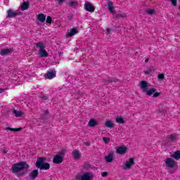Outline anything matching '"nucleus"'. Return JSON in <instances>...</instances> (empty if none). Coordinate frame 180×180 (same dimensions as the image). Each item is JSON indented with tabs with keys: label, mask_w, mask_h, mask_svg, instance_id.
<instances>
[{
	"label": "nucleus",
	"mask_w": 180,
	"mask_h": 180,
	"mask_svg": "<svg viewBox=\"0 0 180 180\" xmlns=\"http://www.w3.org/2000/svg\"><path fill=\"white\" fill-rule=\"evenodd\" d=\"M148 61H149V59H148V58H146V59L145 60V63H147Z\"/></svg>",
	"instance_id": "3c124183"
},
{
	"label": "nucleus",
	"mask_w": 180,
	"mask_h": 180,
	"mask_svg": "<svg viewBox=\"0 0 180 180\" xmlns=\"http://www.w3.org/2000/svg\"><path fill=\"white\" fill-rule=\"evenodd\" d=\"M37 19L39 22H41V23H44V22H46V15L44 13H39L37 15Z\"/></svg>",
	"instance_id": "aec40b11"
},
{
	"label": "nucleus",
	"mask_w": 180,
	"mask_h": 180,
	"mask_svg": "<svg viewBox=\"0 0 180 180\" xmlns=\"http://www.w3.org/2000/svg\"><path fill=\"white\" fill-rule=\"evenodd\" d=\"M105 126L109 129H113L115 124L110 120H106Z\"/></svg>",
	"instance_id": "cd10ccee"
},
{
	"label": "nucleus",
	"mask_w": 180,
	"mask_h": 180,
	"mask_svg": "<svg viewBox=\"0 0 180 180\" xmlns=\"http://www.w3.org/2000/svg\"><path fill=\"white\" fill-rule=\"evenodd\" d=\"M140 88L142 92H143V94H146L148 96H151V95L155 93L156 91L155 89L154 88H152L148 90V83L144 80L140 82Z\"/></svg>",
	"instance_id": "7ed1b4c3"
},
{
	"label": "nucleus",
	"mask_w": 180,
	"mask_h": 180,
	"mask_svg": "<svg viewBox=\"0 0 180 180\" xmlns=\"http://www.w3.org/2000/svg\"><path fill=\"white\" fill-rule=\"evenodd\" d=\"M30 166L26 163V162H20L13 165L12 171L13 174H18V172H20V171H23V169H29Z\"/></svg>",
	"instance_id": "f03ea898"
},
{
	"label": "nucleus",
	"mask_w": 180,
	"mask_h": 180,
	"mask_svg": "<svg viewBox=\"0 0 180 180\" xmlns=\"http://www.w3.org/2000/svg\"><path fill=\"white\" fill-rule=\"evenodd\" d=\"M119 79L116 77H108V79H104L103 82L105 84H111V82H119Z\"/></svg>",
	"instance_id": "2eb2a0df"
},
{
	"label": "nucleus",
	"mask_w": 180,
	"mask_h": 180,
	"mask_svg": "<svg viewBox=\"0 0 180 180\" xmlns=\"http://www.w3.org/2000/svg\"><path fill=\"white\" fill-rule=\"evenodd\" d=\"M68 19L71 20V19H72V15H68Z\"/></svg>",
	"instance_id": "49530a36"
},
{
	"label": "nucleus",
	"mask_w": 180,
	"mask_h": 180,
	"mask_svg": "<svg viewBox=\"0 0 180 180\" xmlns=\"http://www.w3.org/2000/svg\"><path fill=\"white\" fill-rule=\"evenodd\" d=\"M13 113L15 115V117H22L23 115V112L21 111H18L17 110H13Z\"/></svg>",
	"instance_id": "bb28decb"
},
{
	"label": "nucleus",
	"mask_w": 180,
	"mask_h": 180,
	"mask_svg": "<svg viewBox=\"0 0 180 180\" xmlns=\"http://www.w3.org/2000/svg\"><path fill=\"white\" fill-rule=\"evenodd\" d=\"M40 57H49V53L45 49H39Z\"/></svg>",
	"instance_id": "b1692460"
},
{
	"label": "nucleus",
	"mask_w": 180,
	"mask_h": 180,
	"mask_svg": "<svg viewBox=\"0 0 180 180\" xmlns=\"http://www.w3.org/2000/svg\"><path fill=\"white\" fill-rule=\"evenodd\" d=\"M5 91H6V89L0 88V94H4V92H5Z\"/></svg>",
	"instance_id": "c03bdc74"
},
{
	"label": "nucleus",
	"mask_w": 180,
	"mask_h": 180,
	"mask_svg": "<svg viewBox=\"0 0 180 180\" xmlns=\"http://www.w3.org/2000/svg\"><path fill=\"white\" fill-rule=\"evenodd\" d=\"M84 168H85V169H88V168H91V165H89V164H85L84 165Z\"/></svg>",
	"instance_id": "79ce46f5"
},
{
	"label": "nucleus",
	"mask_w": 180,
	"mask_h": 180,
	"mask_svg": "<svg viewBox=\"0 0 180 180\" xmlns=\"http://www.w3.org/2000/svg\"><path fill=\"white\" fill-rule=\"evenodd\" d=\"M55 77H56V69L49 70L45 74L46 79H53V78H54Z\"/></svg>",
	"instance_id": "6e6552de"
},
{
	"label": "nucleus",
	"mask_w": 180,
	"mask_h": 180,
	"mask_svg": "<svg viewBox=\"0 0 180 180\" xmlns=\"http://www.w3.org/2000/svg\"><path fill=\"white\" fill-rule=\"evenodd\" d=\"M115 122L116 123H120V124H124V123H126L124 119H123V117L120 116H117V117H115Z\"/></svg>",
	"instance_id": "5701e85b"
},
{
	"label": "nucleus",
	"mask_w": 180,
	"mask_h": 180,
	"mask_svg": "<svg viewBox=\"0 0 180 180\" xmlns=\"http://www.w3.org/2000/svg\"><path fill=\"white\" fill-rule=\"evenodd\" d=\"M117 19H120V18H126V13H118L116 15Z\"/></svg>",
	"instance_id": "2f4dec72"
},
{
	"label": "nucleus",
	"mask_w": 180,
	"mask_h": 180,
	"mask_svg": "<svg viewBox=\"0 0 180 180\" xmlns=\"http://www.w3.org/2000/svg\"><path fill=\"white\" fill-rule=\"evenodd\" d=\"M106 32H107V34H110V29L107 28Z\"/></svg>",
	"instance_id": "a18cd8bd"
},
{
	"label": "nucleus",
	"mask_w": 180,
	"mask_h": 180,
	"mask_svg": "<svg viewBox=\"0 0 180 180\" xmlns=\"http://www.w3.org/2000/svg\"><path fill=\"white\" fill-rule=\"evenodd\" d=\"M176 136H178L176 134H172L168 135L167 139H169L172 143H174V141H176Z\"/></svg>",
	"instance_id": "393cba45"
},
{
	"label": "nucleus",
	"mask_w": 180,
	"mask_h": 180,
	"mask_svg": "<svg viewBox=\"0 0 180 180\" xmlns=\"http://www.w3.org/2000/svg\"><path fill=\"white\" fill-rule=\"evenodd\" d=\"M174 160H180V150H176L173 155Z\"/></svg>",
	"instance_id": "c756f323"
},
{
	"label": "nucleus",
	"mask_w": 180,
	"mask_h": 180,
	"mask_svg": "<svg viewBox=\"0 0 180 180\" xmlns=\"http://www.w3.org/2000/svg\"><path fill=\"white\" fill-rule=\"evenodd\" d=\"M115 160L113 153H110L107 156L105 157V160L106 162H112Z\"/></svg>",
	"instance_id": "a211bd4d"
},
{
	"label": "nucleus",
	"mask_w": 180,
	"mask_h": 180,
	"mask_svg": "<svg viewBox=\"0 0 180 180\" xmlns=\"http://www.w3.org/2000/svg\"><path fill=\"white\" fill-rule=\"evenodd\" d=\"M3 153H4V154H6V153H8L6 150H4V151H3Z\"/></svg>",
	"instance_id": "603ef678"
},
{
	"label": "nucleus",
	"mask_w": 180,
	"mask_h": 180,
	"mask_svg": "<svg viewBox=\"0 0 180 180\" xmlns=\"http://www.w3.org/2000/svg\"><path fill=\"white\" fill-rule=\"evenodd\" d=\"M84 9L87 11V12H95V7L91 3L86 1L84 4Z\"/></svg>",
	"instance_id": "ddd939ff"
},
{
	"label": "nucleus",
	"mask_w": 180,
	"mask_h": 180,
	"mask_svg": "<svg viewBox=\"0 0 180 180\" xmlns=\"http://www.w3.org/2000/svg\"><path fill=\"white\" fill-rule=\"evenodd\" d=\"M166 167L168 168H174L176 164L175 160L171 158H168L165 161Z\"/></svg>",
	"instance_id": "f8f14e48"
},
{
	"label": "nucleus",
	"mask_w": 180,
	"mask_h": 180,
	"mask_svg": "<svg viewBox=\"0 0 180 180\" xmlns=\"http://www.w3.org/2000/svg\"><path fill=\"white\" fill-rule=\"evenodd\" d=\"M49 119H50V112L49 110H44V112L40 115L39 122L41 123H46Z\"/></svg>",
	"instance_id": "423d86ee"
},
{
	"label": "nucleus",
	"mask_w": 180,
	"mask_h": 180,
	"mask_svg": "<svg viewBox=\"0 0 180 180\" xmlns=\"http://www.w3.org/2000/svg\"><path fill=\"white\" fill-rule=\"evenodd\" d=\"M103 140L104 143H109V141H110V139L106 138V137H103Z\"/></svg>",
	"instance_id": "4c0bfd02"
},
{
	"label": "nucleus",
	"mask_w": 180,
	"mask_h": 180,
	"mask_svg": "<svg viewBox=\"0 0 180 180\" xmlns=\"http://www.w3.org/2000/svg\"><path fill=\"white\" fill-rule=\"evenodd\" d=\"M170 1L173 6H176V0H170Z\"/></svg>",
	"instance_id": "a19ab883"
},
{
	"label": "nucleus",
	"mask_w": 180,
	"mask_h": 180,
	"mask_svg": "<svg viewBox=\"0 0 180 180\" xmlns=\"http://www.w3.org/2000/svg\"><path fill=\"white\" fill-rule=\"evenodd\" d=\"M39 98L41 101H47L49 99V96L46 94H41Z\"/></svg>",
	"instance_id": "7c9ffc66"
},
{
	"label": "nucleus",
	"mask_w": 180,
	"mask_h": 180,
	"mask_svg": "<svg viewBox=\"0 0 180 180\" xmlns=\"http://www.w3.org/2000/svg\"><path fill=\"white\" fill-rule=\"evenodd\" d=\"M136 164L134 162V159L129 158V161H127L124 164V165L122 167L123 169H130L131 168L132 165H134Z\"/></svg>",
	"instance_id": "1a4fd4ad"
},
{
	"label": "nucleus",
	"mask_w": 180,
	"mask_h": 180,
	"mask_svg": "<svg viewBox=\"0 0 180 180\" xmlns=\"http://www.w3.org/2000/svg\"><path fill=\"white\" fill-rule=\"evenodd\" d=\"M47 158L44 157H39L37 159V162L35 165L38 169L40 171H47V169H50V165L48 162H46Z\"/></svg>",
	"instance_id": "f257e3e1"
},
{
	"label": "nucleus",
	"mask_w": 180,
	"mask_h": 180,
	"mask_svg": "<svg viewBox=\"0 0 180 180\" xmlns=\"http://www.w3.org/2000/svg\"><path fill=\"white\" fill-rule=\"evenodd\" d=\"M88 126L89 127H95V126H98V121L95 119H91L89 120Z\"/></svg>",
	"instance_id": "412c9836"
},
{
	"label": "nucleus",
	"mask_w": 180,
	"mask_h": 180,
	"mask_svg": "<svg viewBox=\"0 0 180 180\" xmlns=\"http://www.w3.org/2000/svg\"><path fill=\"white\" fill-rule=\"evenodd\" d=\"M25 174H27V171H26Z\"/></svg>",
	"instance_id": "5fc2aeb1"
},
{
	"label": "nucleus",
	"mask_w": 180,
	"mask_h": 180,
	"mask_svg": "<svg viewBox=\"0 0 180 180\" xmlns=\"http://www.w3.org/2000/svg\"><path fill=\"white\" fill-rule=\"evenodd\" d=\"M77 33H78V30L77 28H73L70 30V32L67 33L66 37L67 39H70V37H72V36H75Z\"/></svg>",
	"instance_id": "dca6fc26"
},
{
	"label": "nucleus",
	"mask_w": 180,
	"mask_h": 180,
	"mask_svg": "<svg viewBox=\"0 0 180 180\" xmlns=\"http://www.w3.org/2000/svg\"><path fill=\"white\" fill-rule=\"evenodd\" d=\"M76 180H94V174L91 172H85L83 175L77 174L75 176Z\"/></svg>",
	"instance_id": "39448f33"
},
{
	"label": "nucleus",
	"mask_w": 180,
	"mask_h": 180,
	"mask_svg": "<svg viewBox=\"0 0 180 180\" xmlns=\"http://www.w3.org/2000/svg\"><path fill=\"white\" fill-rule=\"evenodd\" d=\"M29 1H24L22 3V5L21 6V10L22 11H27L29 9Z\"/></svg>",
	"instance_id": "4be33fe9"
},
{
	"label": "nucleus",
	"mask_w": 180,
	"mask_h": 180,
	"mask_svg": "<svg viewBox=\"0 0 180 180\" xmlns=\"http://www.w3.org/2000/svg\"><path fill=\"white\" fill-rule=\"evenodd\" d=\"M179 9L180 10V6H179Z\"/></svg>",
	"instance_id": "864d4df0"
},
{
	"label": "nucleus",
	"mask_w": 180,
	"mask_h": 180,
	"mask_svg": "<svg viewBox=\"0 0 180 180\" xmlns=\"http://www.w3.org/2000/svg\"><path fill=\"white\" fill-rule=\"evenodd\" d=\"M5 130H10L11 131H20L22 130V128H11L9 127H6L5 128Z\"/></svg>",
	"instance_id": "c85d7f7f"
},
{
	"label": "nucleus",
	"mask_w": 180,
	"mask_h": 180,
	"mask_svg": "<svg viewBox=\"0 0 180 180\" xmlns=\"http://www.w3.org/2000/svg\"><path fill=\"white\" fill-rule=\"evenodd\" d=\"M36 47L39 49V50H44L46 49V46H44V44L43 42H37L35 43Z\"/></svg>",
	"instance_id": "a878e982"
},
{
	"label": "nucleus",
	"mask_w": 180,
	"mask_h": 180,
	"mask_svg": "<svg viewBox=\"0 0 180 180\" xmlns=\"http://www.w3.org/2000/svg\"><path fill=\"white\" fill-rule=\"evenodd\" d=\"M144 74H146V75H148L151 74V70L145 71Z\"/></svg>",
	"instance_id": "37998d69"
},
{
	"label": "nucleus",
	"mask_w": 180,
	"mask_h": 180,
	"mask_svg": "<svg viewBox=\"0 0 180 180\" xmlns=\"http://www.w3.org/2000/svg\"><path fill=\"white\" fill-rule=\"evenodd\" d=\"M9 2V0H4V4H8Z\"/></svg>",
	"instance_id": "8fccbe9b"
},
{
	"label": "nucleus",
	"mask_w": 180,
	"mask_h": 180,
	"mask_svg": "<svg viewBox=\"0 0 180 180\" xmlns=\"http://www.w3.org/2000/svg\"><path fill=\"white\" fill-rule=\"evenodd\" d=\"M77 5H78V2L77 1H70L69 3V6H72V8H74V6H77Z\"/></svg>",
	"instance_id": "72a5a7b5"
},
{
	"label": "nucleus",
	"mask_w": 180,
	"mask_h": 180,
	"mask_svg": "<svg viewBox=\"0 0 180 180\" xmlns=\"http://www.w3.org/2000/svg\"><path fill=\"white\" fill-rule=\"evenodd\" d=\"M108 8L110 13H112V15H115L116 13V12L115 11V7H113V2H112L111 1H108Z\"/></svg>",
	"instance_id": "f3484780"
},
{
	"label": "nucleus",
	"mask_w": 180,
	"mask_h": 180,
	"mask_svg": "<svg viewBox=\"0 0 180 180\" xmlns=\"http://www.w3.org/2000/svg\"><path fill=\"white\" fill-rule=\"evenodd\" d=\"M160 92H155V93H153V98H158V96H160Z\"/></svg>",
	"instance_id": "ea45409f"
},
{
	"label": "nucleus",
	"mask_w": 180,
	"mask_h": 180,
	"mask_svg": "<svg viewBox=\"0 0 180 180\" xmlns=\"http://www.w3.org/2000/svg\"><path fill=\"white\" fill-rule=\"evenodd\" d=\"M72 155L75 158V160H79L81 158V153H79V150L75 149L72 152Z\"/></svg>",
	"instance_id": "6ab92c4d"
},
{
	"label": "nucleus",
	"mask_w": 180,
	"mask_h": 180,
	"mask_svg": "<svg viewBox=\"0 0 180 180\" xmlns=\"http://www.w3.org/2000/svg\"><path fill=\"white\" fill-rule=\"evenodd\" d=\"M158 78L160 81H162L164 78H165V76L163 73L158 75Z\"/></svg>",
	"instance_id": "c9c22d12"
},
{
	"label": "nucleus",
	"mask_w": 180,
	"mask_h": 180,
	"mask_svg": "<svg viewBox=\"0 0 180 180\" xmlns=\"http://www.w3.org/2000/svg\"><path fill=\"white\" fill-rule=\"evenodd\" d=\"M65 157V149H63L58 153L53 160V164H61L64 161V158Z\"/></svg>",
	"instance_id": "20e7f679"
},
{
	"label": "nucleus",
	"mask_w": 180,
	"mask_h": 180,
	"mask_svg": "<svg viewBox=\"0 0 180 180\" xmlns=\"http://www.w3.org/2000/svg\"><path fill=\"white\" fill-rule=\"evenodd\" d=\"M159 113H161V115H165V113H167V110H165V109H160Z\"/></svg>",
	"instance_id": "e433bc0d"
},
{
	"label": "nucleus",
	"mask_w": 180,
	"mask_h": 180,
	"mask_svg": "<svg viewBox=\"0 0 180 180\" xmlns=\"http://www.w3.org/2000/svg\"><path fill=\"white\" fill-rule=\"evenodd\" d=\"M39 176V170L38 169H34L32 172L28 176L29 180H34Z\"/></svg>",
	"instance_id": "4468645a"
},
{
	"label": "nucleus",
	"mask_w": 180,
	"mask_h": 180,
	"mask_svg": "<svg viewBox=\"0 0 180 180\" xmlns=\"http://www.w3.org/2000/svg\"><path fill=\"white\" fill-rule=\"evenodd\" d=\"M87 145H88V146H89V143H87Z\"/></svg>",
	"instance_id": "6e6d98bb"
},
{
	"label": "nucleus",
	"mask_w": 180,
	"mask_h": 180,
	"mask_svg": "<svg viewBox=\"0 0 180 180\" xmlns=\"http://www.w3.org/2000/svg\"><path fill=\"white\" fill-rule=\"evenodd\" d=\"M116 153L120 155H123V154H126V153H127V147L124 145L120 146L117 148Z\"/></svg>",
	"instance_id": "9b49d317"
},
{
	"label": "nucleus",
	"mask_w": 180,
	"mask_h": 180,
	"mask_svg": "<svg viewBox=\"0 0 180 180\" xmlns=\"http://www.w3.org/2000/svg\"><path fill=\"white\" fill-rule=\"evenodd\" d=\"M46 23H49V25H51L53 23V18H51V16H47Z\"/></svg>",
	"instance_id": "473e14b6"
},
{
	"label": "nucleus",
	"mask_w": 180,
	"mask_h": 180,
	"mask_svg": "<svg viewBox=\"0 0 180 180\" xmlns=\"http://www.w3.org/2000/svg\"><path fill=\"white\" fill-rule=\"evenodd\" d=\"M146 13H148V15H154V13H155V10H153V9L147 10Z\"/></svg>",
	"instance_id": "f704fd0d"
},
{
	"label": "nucleus",
	"mask_w": 180,
	"mask_h": 180,
	"mask_svg": "<svg viewBox=\"0 0 180 180\" xmlns=\"http://www.w3.org/2000/svg\"><path fill=\"white\" fill-rule=\"evenodd\" d=\"M65 0H58V4H63Z\"/></svg>",
	"instance_id": "de8ad7c7"
},
{
	"label": "nucleus",
	"mask_w": 180,
	"mask_h": 180,
	"mask_svg": "<svg viewBox=\"0 0 180 180\" xmlns=\"http://www.w3.org/2000/svg\"><path fill=\"white\" fill-rule=\"evenodd\" d=\"M62 54H63V52H61V51H59V52H58V56H61Z\"/></svg>",
	"instance_id": "09e8293b"
},
{
	"label": "nucleus",
	"mask_w": 180,
	"mask_h": 180,
	"mask_svg": "<svg viewBox=\"0 0 180 180\" xmlns=\"http://www.w3.org/2000/svg\"><path fill=\"white\" fill-rule=\"evenodd\" d=\"M13 53V48L3 49L0 51V56H11Z\"/></svg>",
	"instance_id": "9d476101"
},
{
	"label": "nucleus",
	"mask_w": 180,
	"mask_h": 180,
	"mask_svg": "<svg viewBox=\"0 0 180 180\" xmlns=\"http://www.w3.org/2000/svg\"><path fill=\"white\" fill-rule=\"evenodd\" d=\"M108 175H109V173H108L107 172H102V173H101V176H102L103 178H106V176H108Z\"/></svg>",
	"instance_id": "58836bf2"
},
{
	"label": "nucleus",
	"mask_w": 180,
	"mask_h": 180,
	"mask_svg": "<svg viewBox=\"0 0 180 180\" xmlns=\"http://www.w3.org/2000/svg\"><path fill=\"white\" fill-rule=\"evenodd\" d=\"M19 15H22V13H20L19 11H13V9L10 8L7 11L6 18H16V16H19Z\"/></svg>",
	"instance_id": "0eeeda50"
}]
</instances>
